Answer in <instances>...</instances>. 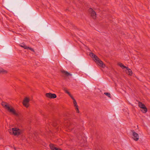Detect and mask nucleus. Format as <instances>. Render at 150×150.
I'll list each match as a JSON object with an SVG mask.
<instances>
[{"label": "nucleus", "instance_id": "nucleus-10", "mask_svg": "<svg viewBox=\"0 0 150 150\" xmlns=\"http://www.w3.org/2000/svg\"><path fill=\"white\" fill-rule=\"evenodd\" d=\"M50 147L52 150H63L60 148H57L55 147L53 144H50Z\"/></svg>", "mask_w": 150, "mask_h": 150}, {"label": "nucleus", "instance_id": "nucleus-11", "mask_svg": "<svg viewBox=\"0 0 150 150\" xmlns=\"http://www.w3.org/2000/svg\"><path fill=\"white\" fill-rule=\"evenodd\" d=\"M126 69L128 71H127L126 72V73L129 75L130 76L132 75V70L127 67L126 68Z\"/></svg>", "mask_w": 150, "mask_h": 150}, {"label": "nucleus", "instance_id": "nucleus-22", "mask_svg": "<svg viewBox=\"0 0 150 150\" xmlns=\"http://www.w3.org/2000/svg\"><path fill=\"white\" fill-rule=\"evenodd\" d=\"M69 129H71L72 128L71 125H70L69 127Z\"/></svg>", "mask_w": 150, "mask_h": 150}, {"label": "nucleus", "instance_id": "nucleus-8", "mask_svg": "<svg viewBox=\"0 0 150 150\" xmlns=\"http://www.w3.org/2000/svg\"><path fill=\"white\" fill-rule=\"evenodd\" d=\"M61 71L63 75L67 77L69 76H72L71 74L69 73L67 71H65L64 70H61Z\"/></svg>", "mask_w": 150, "mask_h": 150}, {"label": "nucleus", "instance_id": "nucleus-6", "mask_svg": "<svg viewBox=\"0 0 150 150\" xmlns=\"http://www.w3.org/2000/svg\"><path fill=\"white\" fill-rule=\"evenodd\" d=\"M47 97L50 98H56L57 96L55 94L51 93H47L45 94Z\"/></svg>", "mask_w": 150, "mask_h": 150}, {"label": "nucleus", "instance_id": "nucleus-2", "mask_svg": "<svg viewBox=\"0 0 150 150\" xmlns=\"http://www.w3.org/2000/svg\"><path fill=\"white\" fill-rule=\"evenodd\" d=\"M90 56L92 57L94 61L100 66L102 68H104L105 67V65L103 64V62L94 53L91 52L89 54Z\"/></svg>", "mask_w": 150, "mask_h": 150}, {"label": "nucleus", "instance_id": "nucleus-15", "mask_svg": "<svg viewBox=\"0 0 150 150\" xmlns=\"http://www.w3.org/2000/svg\"><path fill=\"white\" fill-rule=\"evenodd\" d=\"M104 94L107 96L108 97L111 98L110 93H104Z\"/></svg>", "mask_w": 150, "mask_h": 150}, {"label": "nucleus", "instance_id": "nucleus-14", "mask_svg": "<svg viewBox=\"0 0 150 150\" xmlns=\"http://www.w3.org/2000/svg\"><path fill=\"white\" fill-rule=\"evenodd\" d=\"M19 45L21 47L25 49H28V47L26 46V45L23 43H22L21 44H20Z\"/></svg>", "mask_w": 150, "mask_h": 150}, {"label": "nucleus", "instance_id": "nucleus-1", "mask_svg": "<svg viewBox=\"0 0 150 150\" xmlns=\"http://www.w3.org/2000/svg\"><path fill=\"white\" fill-rule=\"evenodd\" d=\"M1 105L4 108L7 109L10 112L16 116H18V114L16 112L13 108L11 106H10L7 103L2 102L1 103Z\"/></svg>", "mask_w": 150, "mask_h": 150}, {"label": "nucleus", "instance_id": "nucleus-20", "mask_svg": "<svg viewBox=\"0 0 150 150\" xmlns=\"http://www.w3.org/2000/svg\"><path fill=\"white\" fill-rule=\"evenodd\" d=\"M70 97H71V98L73 100V102L76 101L75 99L74 98V97L72 96L71 95L70 96Z\"/></svg>", "mask_w": 150, "mask_h": 150}, {"label": "nucleus", "instance_id": "nucleus-3", "mask_svg": "<svg viewBox=\"0 0 150 150\" xmlns=\"http://www.w3.org/2000/svg\"><path fill=\"white\" fill-rule=\"evenodd\" d=\"M8 130L11 134H13L14 135H18L20 134L21 132L20 130L17 128H12Z\"/></svg>", "mask_w": 150, "mask_h": 150}, {"label": "nucleus", "instance_id": "nucleus-18", "mask_svg": "<svg viewBox=\"0 0 150 150\" xmlns=\"http://www.w3.org/2000/svg\"><path fill=\"white\" fill-rule=\"evenodd\" d=\"M27 48H28V49H29L30 50H31L32 51H33L34 52H35V51L31 47H28Z\"/></svg>", "mask_w": 150, "mask_h": 150}, {"label": "nucleus", "instance_id": "nucleus-12", "mask_svg": "<svg viewBox=\"0 0 150 150\" xmlns=\"http://www.w3.org/2000/svg\"><path fill=\"white\" fill-rule=\"evenodd\" d=\"M7 73V71L1 68H0V73L5 74Z\"/></svg>", "mask_w": 150, "mask_h": 150}, {"label": "nucleus", "instance_id": "nucleus-7", "mask_svg": "<svg viewBox=\"0 0 150 150\" xmlns=\"http://www.w3.org/2000/svg\"><path fill=\"white\" fill-rule=\"evenodd\" d=\"M132 136L133 139L136 141H137L139 139V136L138 134L135 132L134 131H132Z\"/></svg>", "mask_w": 150, "mask_h": 150}, {"label": "nucleus", "instance_id": "nucleus-21", "mask_svg": "<svg viewBox=\"0 0 150 150\" xmlns=\"http://www.w3.org/2000/svg\"><path fill=\"white\" fill-rule=\"evenodd\" d=\"M76 112L78 113L79 112V111L78 108V106L76 107Z\"/></svg>", "mask_w": 150, "mask_h": 150}, {"label": "nucleus", "instance_id": "nucleus-4", "mask_svg": "<svg viewBox=\"0 0 150 150\" xmlns=\"http://www.w3.org/2000/svg\"><path fill=\"white\" fill-rule=\"evenodd\" d=\"M138 105L139 107L142 109L141 110V111L142 112L146 113L147 112V109L144 104H143L141 102H139L138 103Z\"/></svg>", "mask_w": 150, "mask_h": 150}, {"label": "nucleus", "instance_id": "nucleus-17", "mask_svg": "<svg viewBox=\"0 0 150 150\" xmlns=\"http://www.w3.org/2000/svg\"><path fill=\"white\" fill-rule=\"evenodd\" d=\"M73 103L74 104V106L75 107H78V106L77 105V103L76 102V101H75V102H73Z\"/></svg>", "mask_w": 150, "mask_h": 150}, {"label": "nucleus", "instance_id": "nucleus-9", "mask_svg": "<svg viewBox=\"0 0 150 150\" xmlns=\"http://www.w3.org/2000/svg\"><path fill=\"white\" fill-rule=\"evenodd\" d=\"M89 11L91 13L92 17L93 18H95L96 17V13L95 11L92 8H90L89 9Z\"/></svg>", "mask_w": 150, "mask_h": 150}, {"label": "nucleus", "instance_id": "nucleus-5", "mask_svg": "<svg viewBox=\"0 0 150 150\" xmlns=\"http://www.w3.org/2000/svg\"><path fill=\"white\" fill-rule=\"evenodd\" d=\"M30 99L29 98L25 97L23 100V104L26 108H28L29 106V102Z\"/></svg>", "mask_w": 150, "mask_h": 150}, {"label": "nucleus", "instance_id": "nucleus-16", "mask_svg": "<svg viewBox=\"0 0 150 150\" xmlns=\"http://www.w3.org/2000/svg\"><path fill=\"white\" fill-rule=\"evenodd\" d=\"M64 90L65 92L67 93L70 96L71 95V94L70 93L69 91H68L66 89H64Z\"/></svg>", "mask_w": 150, "mask_h": 150}, {"label": "nucleus", "instance_id": "nucleus-19", "mask_svg": "<svg viewBox=\"0 0 150 150\" xmlns=\"http://www.w3.org/2000/svg\"><path fill=\"white\" fill-rule=\"evenodd\" d=\"M70 97H71V98L73 100V102L76 101L75 99L74 98V97L72 96L71 95L70 96Z\"/></svg>", "mask_w": 150, "mask_h": 150}, {"label": "nucleus", "instance_id": "nucleus-13", "mask_svg": "<svg viewBox=\"0 0 150 150\" xmlns=\"http://www.w3.org/2000/svg\"><path fill=\"white\" fill-rule=\"evenodd\" d=\"M118 65L121 67L122 69L126 68L127 67L124 66L121 63H118Z\"/></svg>", "mask_w": 150, "mask_h": 150}]
</instances>
